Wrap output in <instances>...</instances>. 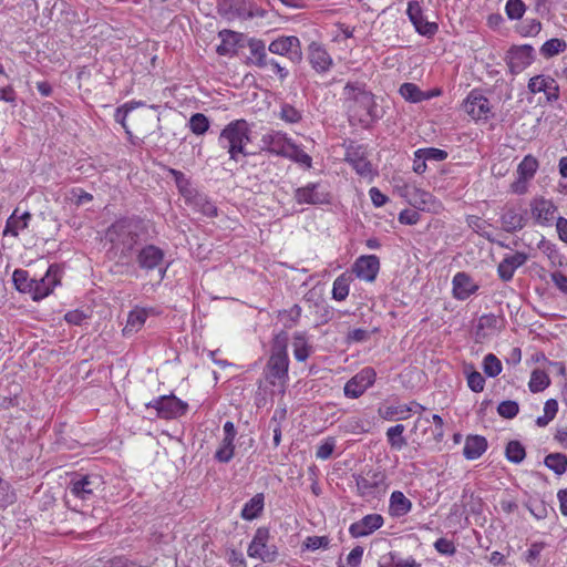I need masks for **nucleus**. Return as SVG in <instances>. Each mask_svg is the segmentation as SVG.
I'll return each instance as SVG.
<instances>
[{
	"instance_id": "nucleus-1",
	"label": "nucleus",
	"mask_w": 567,
	"mask_h": 567,
	"mask_svg": "<svg viewBox=\"0 0 567 567\" xmlns=\"http://www.w3.org/2000/svg\"><path fill=\"white\" fill-rule=\"evenodd\" d=\"M289 358L287 352V338L285 334L276 336L270 357L264 369V379L259 380L257 400L265 401L268 395H284L289 380Z\"/></svg>"
},
{
	"instance_id": "nucleus-2",
	"label": "nucleus",
	"mask_w": 567,
	"mask_h": 567,
	"mask_svg": "<svg viewBox=\"0 0 567 567\" xmlns=\"http://www.w3.org/2000/svg\"><path fill=\"white\" fill-rule=\"evenodd\" d=\"M250 135L251 127L246 120H234L221 130L218 144L227 151L231 161L238 162L249 155L247 145L251 141Z\"/></svg>"
},
{
	"instance_id": "nucleus-3",
	"label": "nucleus",
	"mask_w": 567,
	"mask_h": 567,
	"mask_svg": "<svg viewBox=\"0 0 567 567\" xmlns=\"http://www.w3.org/2000/svg\"><path fill=\"white\" fill-rule=\"evenodd\" d=\"M145 231L142 219L135 217L121 218L106 230L105 238L114 248L130 252Z\"/></svg>"
},
{
	"instance_id": "nucleus-4",
	"label": "nucleus",
	"mask_w": 567,
	"mask_h": 567,
	"mask_svg": "<svg viewBox=\"0 0 567 567\" xmlns=\"http://www.w3.org/2000/svg\"><path fill=\"white\" fill-rule=\"evenodd\" d=\"M343 95L352 103L349 110L359 122L369 123L377 117L373 95L364 89L363 84L348 82L343 89Z\"/></svg>"
},
{
	"instance_id": "nucleus-5",
	"label": "nucleus",
	"mask_w": 567,
	"mask_h": 567,
	"mask_svg": "<svg viewBox=\"0 0 567 567\" xmlns=\"http://www.w3.org/2000/svg\"><path fill=\"white\" fill-rule=\"evenodd\" d=\"M539 167L538 159L532 155H525L517 165L516 179L511 184V192L516 195H524L528 192L529 183L535 177Z\"/></svg>"
},
{
	"instance_id": "nucleus-6",
	"label": "nucleus",
	"mask_w": 567,
	"mask_h": 567,
	"mask_svg": "<svg viewBox=\"0 0 567 567\" xmlns=\"http://www.w3.org/2000/svg\"><path fill=\"white\" fill-rule=\"evenodd\" d=\"M102 484L99 475H78L71 480L68 491L76 499L91 502Z\"/></svg>"
},
{
	"instance_id": "nucleus-7",
	"label": "nucleus",
	"mask_w": 567,
	"mask_h": 567,
	"mask_svg": "<svg viewBox=\"0 0 567 567\" xmlns=\"http://www.w3.org/2000/svg\"><path fill=\"white\" fill-rule=\"evenodd\" d=\"M146 406L154 409L158 417L173 420L184 415L188 404L175 395H162L151 401Z\"/></svg>"
},
{
	"instance_id": "nucleus-8",
	"label": "nucleus",
	"mask_w": 567,
	"mask_h": 567,
	"mask_svg": "<svg viewBox=\"0 0 567 567\" xmlns=\"http://www.w3.org/2000/svg\"><path fill=\"white\" fill-rule=\"evenodd\" d=\"M357 492L363 498H374L385 488V475L381 471H368L355 477Z\"/></svg>"
},
{
	"instance_id": "nucleus-9",
	"label": "nucleus",
	"mask_w": 567,
	"mask_h": 567,
	"mask_svg": "<svg viewBox=\"0 0 567 567\" xmlns=\"http://www.w3.org/2000/svg\"><path fill=\"white\" fill-rule=\"evenodd\" d=\"M295 199L299 205H322L330 203L331 196L327 185L317 182L297 188Z\"/></svg>"
},
{
	"instance_id": "nucleus-10",
	"label": "nucleus",
	"mask_w": 567,
	"mask_h": 567,
	"mask_svg": "<svg viewBox=\"0 0 567 567\" xmlns=\"http://www.w3.org/2000/svg\"><path fill=\"white\" fill-rule=\"evenodd\" d=\"M465 113L474 121H488L492 116V107L487 97L480 91L473 90L463 103Z\"/></svg>"
},
{
	"instance_id": "nucleus-11",
	"label": "nucleus",
	"mask_w": 567,
	"mask_h": 567,
	"mask_svg": "<svg viewBox=\"0 0 567 567\" xmlns=\"http://www.w3.org/2000/svg\"><path fill=\"white\" fill-rule=\"evenodd\" d=\"M535 60L534 48L529 44L513 45L506 54V63L512 74H519Z\"/></svg>"
},
{
	"instance_id": "nucleus-12",
	"label": "nucleus",
	"mask_w": 567,
	"mask_h": 567,
	"mask_svg": "<svg viewBox=\"0 0 567 567\" xmlns=\"http://www.w3.org/2000/svg\"><path fill=\"white\" fill-rule=\"evenodd\" d=\"M375 378L377 372L373 368H363L344 384V395L349 399L360 398L369 388L374 384Z\"/></svg>"
},
{
	"instance_id": "nucleus-13",
	"label": "nucleus",
	"mask_w": 567,
	"mask_h": 567,
	"mask_svg": "<svg viewBox=\"0 0 567 567\" xmlns=\"http://www.w3.org/2000/svg\"><path fill=\"white\" fill-rule=\"evenodd\" d=\"M60 268L56 265H50L45 275L40 279H33L31 288V298L39 301L48 297L56 286L60 285Z\"/></svg>"
},
{
	"instance_id": "nucleus-14",
	"label": "nucleus",
	"mask_w": 567,
	"mask_h": 567,
	"mask_svg": "<svg viewBox=\"0 0 567 567\" xmlns=\"http://www.w3.org/2000/svg\"><path fill=\"white\" fill-rule=\"evenodd\" d=\"M164 257L163 249L155 245H146L137 254V264L147 271L158 269L159 278L163 279L167 271V266L163 267Z\"/></svg>"
},
{
	"instance_id": "nucleus-15",
	"label": "nucleus",
	"mask_w": 567,
	"mask_h": 567,
	"mask_svg": "<svg viewBox=\"0 0 567 567\" xmlns=\"http://www.w3.org/2000/svg\"><path fill=\"white\" fill-rule=\"evenodd\" d=\"M406 14L419 34L431 38L439 31L437 23L430 22L424 18L423 9L417 0L408 2Z\"/></svg>"
},
{
	"instance_id": "nucleus-16",
	"label": "nucleus",
	"mask_w": 567,
	"mask_h": 567,
	"mask_svg": "<svg viewBox=\"0 0 567 567\" xmlns=\"http://www.w3.org/2000/svg\"><path fill=\"white\" fill-rule=\"evenodd\" d=\"M346 161L361 177H373L372 165L368 161L365 155V148L362 145L351 143L346 151Z\"/></svg>"
},
{
	"instance_id": "nucleus-17",
	"label": "nucleus",
	"mask_w": 567,
	"mask_h": 567,
	"mask_svg": "<svg viewBox=\"0 0 567 567\" xmlns=\"http://www.w3.org/2000/svg\"><path fill=\"white\" fill-rule=\"evenodd\" d=\"M532 217L540 226H551L556 218L557 207L553 200L544 197H535L530 202Z\"/></svg>"
},
{
	"instance_id": "nucleus-18",
	"label": "nucleus",
	"mask_w": 567,
	"mask_h": 567,
	"mask_svg": "<svg viewBox=\"0 0 567 567\" xmlns=\"http://www.w3.org/2000/svg\"><path fill=\"white\" fill-rule=\"evenodd\" d=\"M287 133L281 131H271L265 133L260 138V150L262 152L284 157L291 143Z\"/></svg>"
},
{
	"instance_id": "nucleus-19",
	"label": "nucleus",
	"mask_w": 567,
	"mask_h": 567,
	"mask_svg": "<svg viewBox=\"0 0 567 567\" xmlns=\"http://www.w3.org/2000/svg\"><path fill=\"white\" fill-rule=\"evenodd\" d=\"M380 271V259L375 255H362L352 265V274L367 282H373Z\"/></svg>"
},
{
	"instance_id": "nucleus-20",
	"label": "nucleus",
	"mask_w": 567,
	"mask_h": 567,
	"mask_svg": "<svg viewBox=\"0 0 567 567\" xmlns=\"http://www.w3.org/2000/svg\"><path fill=\"white\" fill-rule=\"evenodd\" d=\"M268 50L274 54L287 56L293 62L300 61L302 56L300 41L293 35L280 37L274 40Z\"/></svg>"
},
{
	"instance_id": "nucleus-21",
	"label": "nucleus",
	"mask_w": 567,
	"mask_h": 567,
	"mask_svg": "<svg viewBox=\"0 0 567 567\" xmlns=\"http://www.w3.org/2000/svg\"><path fill=\"white\" fill-rule=\"evenodd\" d=\"M269 539V532L266 528H258L250 542L247 554L250 558H258L264 561H272L275 558V551L271 550L267 543Z\"/></svg>"
},
{
	"instance_id": "nucleus-22",
	"label": "nucleus",
	"mask_w": 567,
	"mask_h": 567,
	"mask_svg": "<svg viewBox=\"0 0 567 567\" xmlns=\"http://www.w3.org/2000/svg\"><path fill=\"white\" fill-rule=\"evenodd\" d=\"M527 87L533 94L544 93L548 102H555L559 97L558 84L550 75L539 74L530 78Z\"/></svg>"
},
{
	"instance_id": "nucleus-23",
	"label": "nucleus",
	"mask_w": 567,
	"mask_h": 567,
	"mask_svg": "<svg viewBox=\"0 0 567 567\" xmlns=\"http://www.w3.org/2000/svg\"><path fill=\"white\" fill-rule=\"evenodd\" d=\"M383 524L384 518L381 514H368L349 526V534L353 538L367 537L381 528Z\"/></svg>"
},
{
	"instance_id": "nucleus-24",
	"label": "nucleus",
	"mask_w": 567,
	"mask_h": 567,
	"mask_svg": "<svg viewBox=\"0 0 567 567\" xmlns=\"http://www.w3.org/2000/svg\"><path fill=\"white\" fill-rule=\"evenodd\" d=\"M502 228L507 233L520 230L526 225L525 210L516 205L505 206L499 217Z\"/></svg>"
},
{
	"instance_id": "nucleus-25",
	"label": "nucleus",
	"mask_w": 567,
	"mask_h": 567,
	"mask_svg": "<svg viewBox=\"0 0 567 567\" xmlns=\"http://www.w3.org/2000/svg\"><path fill=\"white\" fill-rule=\"evenodd\" d=\"M528 260V255L523 251H516L512 255H505L498 264L497 275L504 282L513 279L515 271Z\"/></svg>"
},
{
	"instance_id": "nucleus-26",
	"label": "nucleus",
	"mask_w": 567,
	"mask_h": 567,
	"mask_svg": "<svg viewBox=\"0 0 567 567\" xmlns=\"http://www.w3.org/2000/svg\"><path fill=\"white\" fill-rule=\"evenodd\" d=\"M308 51L309 62L316 72L327 73L331 69L333 60L322 44L318 42H311L309 44Z\"/></svg>"
},
{
	"instance_id": "nucleus-27",
	"label": "nucleus",
	"mask_w": 567,
	"mask_h": 567,
	"mask_svg": "<svg viewBox=\"0 0 567 567\" xmlns=\"http://www.w3.org/2000/svg\"><path fill=\"white\" fill-rule=\"evenodd\" d=\"M158 312L155 308L148 307H134L127 316L126 324L123 329V334H132L138 332L146 320L151 316H156Z\"/></svg>"
},
{
	"instance_id": "nucleus-28",
	"label": "nucleus",
	"mask_w": 567,
	"mask_h": 567,
	"mask_svg": "<svg viewBox=\"0 0 567 567\" xmlns=\"http://www.w3.org/2000/svg\"><path fill=\"white\" fill-rule=\"evenodd\" d=\"M291 348L293 358L298 362H305L313 353L315 348L310 336L306 331H296L291 337Z\"/></svg>"
},
{
	"instance_id": "nucleus-29",
	"label": "nucleus",
	"mask_w": 567,
	"mask_h": 567,
	"mask_svg": "<svg viewBox=\"0 0 567 567\" xmlns=\"http://www.w3.org/2000/svg\"><path fill=\"white\" fill-rule=\"evenodd\" d=\"M220 43L217 45V53L223 56H231L237 53V48L240 45V41L244 35L239 32L231 30H221L218 33Z\"/></svg>"
},
{
	"instance_id": "nucleus-30",
	"label": "nucleus",
	"mask_w": 567,
	"mask_h": 567,
	"mask_svg": "<svg viewBox=\"0 0 567 567\" xmlns=\"http://www.w3.org/2000/svg\"><path fill=\"white\" fill-rule=\"evenodd\" d=\"M415 409L424 410V406L416 402H412L410 405L401 404L396 406H385L379 409V415L385 421H394V420H406L410 416L411 412H416Z\"/></svg>"
},
{
	"instance_id": "nucleus-31",
	"label": "nucleus",
	"mask_w": 567,
	"mask_h": 567,
	"mask_svg": "<svg viewBox=\"0 0 567 567\" xmlns=\"http://www.w3.org/2000/svg\"><path fill=\"white\" fill-rule=\"evenodd\" d=\"M478 289L477 285L465 272H457L453 278V295L458 300L470 298Z\"/></svg>"
},
{
	"instance_id": "nucleus-32",
	"label": "nucleus",
	"mask_w": 567,
	"mask_h": 567,
	"mask_svg": "<svg viewBox=\"0 0 567 567\" xmlns=\"http://www.w3.org/2000/svg\"><path fill=\"white\" fill-rule=\"evenodd\" d=\"M30 220L31 214L29 212L19 214V208H16L6 221L3 236L17 237L20 231L28 228Z\"/></svg>"
},
{
	"instance_id": "nucleus-33",
	"label": "nucleus",
	"mask_w": 567,
	"mask_h": 567,
	"mask_svg": "<svg viewBox=\"0 0 567 567\" xmlns=\"http://www.w3.org/2000/svg\"><path fill=\"white\" fill-rule=\"evenodd\" d=\"M505 327L504 317L494 313H486L480 317L477 322V333L482 337L498 333Z\"/></svg>"
},
{
	"instance_id": "nucleus-34",
	"label": "nucleus",
	"mask_w": 567,
	"mask_h": 567,
	"mask_svg": "<svg viewBox=\"0 0 567 567\" xmlns=\"http://www.w3.org/2000/svg\"><path fill=\"white\" fill-rule=\"evenodd\" d=\"M185 203L190 206L194 210L203 214L207 217H215L217 215V207L208 199L204 194L195 190L189 197L185 199Z\"/></svg>"
},
{
	"instance_id": "nucleus-35",
	"label": "nucleus",
	"mask_w": 567,
	"mask_h": 567,
	"mask_svg": "<svg viewBox=\"0 0 567 567\" xmlns=\"http://www.w3.org/2000/svg\"><path fill=\"white\" fill-rule=\"evenodd\" d=\"M412 509V502L401 492L393 491L389 499V515L391 517H402Z\"/></svg>"
},
{
	"instance_id": "nucleus-36",
	"label": "nucleus",
	"mask_w": 567,
	"mask_h": 567,
	"mask_svg": "<svg viewBox=\"0 0 567 567\" xmlns=\"http://www.w3.org/2000/svg\"><path fill=\"white\" fill-rule=\"evenodd\" d=\"M487 450V441L482 435H468L463 447V455L466 460H477Z\"/></svg>"
},
{
	"instance_id": "nucleus-37",
	"label": "nucleus",
	"mask_w": 567,
	"mask_h": 567,
	"mask_svg": "<svg viewBox=\"0 0 567 567\" xmlns=\"http://www.w3.org/2000/svg\"><path fill=\"white\" fill-rule=\"evenodd\" d=\"M250 55L248 58L249 63L258 68H268V56L266 52V44L262 40L250 38L247 42Z\"/></svg>"
},
{
	"instance_id": "nucleus-38",
	"label": "nucleus",
	"mask_w": 567,
	"mask_h": 567,
	"mask_svg": "<svg viewBox=\"0 0 567 567\" xmlns=\"http://www.w3.org/2000/svg\"><path fill=\"white\" fill-rule=\"evenodd\" d=\"M352 282L351 274L343 272L339 275L332 285V298L337 301H343L349 296L350 285Z\"/></svg>"
},
{
	"instance_id": "nucleus-39",
	"label": "nucleus",
	"mask_w": 567,
	"mask_h": 567,
	"mask_svg": "<svg viewBox=\"0 0 567 567\" xmlns=\"http://www.w3.org/2000/svg\"><path fill=\"white\" fill-rule=\"evenodd\" d=\"M379 567H421L413 557L402 558L395 553H389L381 557Z\"/></svg>"
},
{
	"instance_id": "nucleus-40",
	"label": "nucleus",
	"mask_w": 567,
	"mask_h": 567,
	"mask_svg": "<svg viewBox=\"0 0 567 567\" xmlns=\"http://www.w3.org/2000/svg\"><path fill=\"white\" fill-rule=\"evenodd\" d=\"M265 505V497L262 494H256L251 497L241 509V517L246 520H252L259 516Z\"/></svg>"
},
{
	"instance_id": "nucleus-41",
	"label": "nucleus",
	"mask_w": 567,
	"mask_h": 567,
	"mask_svg": "<svg viewBox=\"0 0 567 567\" xmlns=\"http://www.w3.org/2000/svg\"><path fill=\"white\" fill-rule=\"evenodd\" d=\"M399 92L405 101L411 103H419L431 99L430 94H425V92L421 91L416 84L411 82L403 83L400 86Z\"/></svg>"
},
{
	"instance_id": "nucleus-42",
	"label": "nucleus",
	"mask_w": 567,
	"mask_h": 567,
	"mask_svg": "<svg viewBox=\"0 0 567 567\" xmlns=\"http://www.w3.org/2000/svg\"><path fill=\"white\" fill-rule=\"evenodd\" d=\"M286 158H289L293 161L295 163L299 164L300 166L305 168H311L312 166V158L310 155H308L301 146L297 145L293 141H291L287 153L285 154Z\"/></svg>"
},
{
	"instance_id": "nucleus-43",
	"label": "nucleus",
	"mask_w": 567,
	"mask_h": 567,
	"mask_svg": "<svg viewBox=\"0 0 567 567\" xmlns=\"http://www.w3.org/2000/svg\"><path fill=\"white\" fill-rule=\"evenodd\" d=\"M463 372L466 377L467 386L475 393H480L485 388L484 377L474 369L473 364H465Z\"/></svg>"
},
{
	"instance_id": "nucleus-44",
	"label": "nucleus",
	"mask_w": 567,
	"mask_h": 567,
	"mask_svg": "<svg viewBox=\"0 0 567 567\" xmlns=\"http://www.w3.org/2000/svg\"><path fill=\"white\" fill-rule=\"evenodd\" d=\"M405 426L403 424H396L386 430V440L391 449L401 451L406 445V440L403 436Z\"/></svg>"
},
{
	"instance_id": "nucleus-45",
	"label": "nucleus",
	"mask_w": 567,
	"mask_h": 567,
	"mask_svg": "<svg viewBox=\"0 0 567 567\" xmlns=\"http://www.w3.org/2000/svg\"><path fill=\"white\" fill-rule=\"evenodd\" d=\"M544 464L556 475H563L567 471V455L563 453H550L545 457Z\"/></svg>"
},
{
	"instance_id": "nucleus-46",
	"label": "nucleus",
	"mask_w": 567,
	"mask_h": 567,
	"mask_svg": "<svg viewBox=\"0 0 567 567\" xmlns=\"http://www.w3.org/2000/svg\"><path fill=\"white\" fill-rule=\"evenodd\" d=\"M303 116V112L300 109L289 104L282 103L280 105V111L278 113V117L287 124H297L301 122Z\"/></svg>"
},
{
	"instance_id": "nucleus-47",
	"label": "nucleus",
	"mask_w": 567,
	"mask_h": 567,
	"mask_svg": "<svg viewBox=\"0 0 567 567\" xmlns=\"http://www.w3.org/2000/svg\"><path fill=\"white\" fill-rule=\"evenodd\" d=\"M550 384V379L544 370L536 369L532 372L528 388L530 392L538 393L544 391Z\"/></svg>"
},
{
	"instance_id": "nucleus-48",
	"label": "nucleus",
	"mask_w": 567,
	"mask_h": 567,
	"mask_svg": "<svg viewBox=\"0 0 567 567\" xmlns=\"http://www.w3.org/2000/svg\"><path fill=\"white\" fill-rule=\"evenodd\" d=\"M144 106V102L142 101H130L118 106L115 111L114 118L117 123L122 125V127L130 133L128 127L126 125V118L128 114L137 107Z\"/></svg>"
},
{
	"instance_id": "nucleus-49",
	"label": "nucleus",
	"mask_w": 567,
	"mask_h": 567,
	"mask_svg": "<svg viewBox=\"0 0 567 567\" xmlns=\"http://www.w3.org/2000/svg\"><path fill=\"white\" fill-rule=\"evenodd\" d=\"M12 281L16 289L22 293H31L33 279L29 277V272L23 269H16L12 274Z\"/></svg>"
},
{
	"instance_id": "nucleus-50",
	"label": "nucleus",
	"mask_w": 567,
	"mask_h": 567,
	"mask_svg": "<svg viewBox=\"0 0 567 567\" xmlns=\"http://www.w3.org/2000/svg\"><path fill=\"white\" fill-rule=\"evenodd\" d=\"M567 48V43L563 39L553 38L547 40L540 48V54L544 58H553L561 52H564Z\"/></svg>"
},
{
	"instance_id": "nucleus-51",
	"label": "nucleus",
	"mask_w": 567,
	"mask_h": 567,
	"mask_svg": "<svg viewBox=\"0 0 567 567\" xmlns=\"http://www.w3.org/2000/svg\"><path fill=\"white\" fill-rule=\"evenodd\" d=\"M558 412V402L555 399H549L544 404V414L536 419V424L539 427H545L555 417Z\"/></svg>"
},
{
	"instance_id": "nucleus-52",
	"label": "nucleus",
	"mask_w": 567,
	"mask_h": 567,
	"mask_svg": "<svg viewBox=\"0 0 567 567\" xmlns=\"http://www.w3.org/2000/svg\"><path fill=\"white\" fill-rule=\"evenodd\" d=\"M506 458L514 464H519L526 456L525 447L518 441H511L505 450Z\"/></svg>"
},
{
	"instance_id": "nucleus-53",
	"label": "nucleus",
	"mask_w": 567,
	"mask_h": 567,
	"mask_svg": "<svg viewBox=\"0 0 567 567\" xmlns=\"http://www.w3.org/2000/svg\"><path fill=\"white\" fill-rule=\"evenodd\" d=\"M235 440L224 439L215 453V458L220 463H228L235 454Z\"/></svg>"
},
{
	"instance_id": "nucleus-54",
	"label": "nucleus",
	"mask_w": 567,
	"mask_h": 567,
	"mask_svg": "<svg viewBox=\"0 0 567 567\" xmlns=\"http://www.w3.org/2000/svg\"><path fill=\"white\" fill-rule=\"evenodd\" d=\"M503 365L501 360L493 353H488L483 359V371L489 378H496L501 374Z\"/></svg>"
},
{
	"instance_id": "nucleus-55",
	"label": "nucleus",
	"mask_w": 567,
	"mask_h": 567,
	"mask_svg": "<svg viewBox=\"0 0 567 567\" xmlns=\"http://www.w3.org/2000/svg\"><path fill=\"white\" fill-rule=\"evenodd\" d=\"M171 174L173 175L176 186L178 188L179 194L183 196L184 199L189 197L196 189L192 187V184L186 176L176 169H171Z\"/></svg>"
},
{
	"instance_id": "nucleus-56",
	"label": "nucleus",
	"mask_w": 567,
	"mask_h": 567,
	"mask_svg": "<svg viewBox=\"0 0 567 567\" xmlns=\"http://www.w3.org/2000/svg\"><path fill=\"white\" fill-rule=\"evenodd\" d=\"M188 125L194 134L203 135L209 128V121L206 115L202 113H195L190 116Z\"/></svg>"
},
{
	"instance_id": "nucleus-57",
	"label": "nucleus",
	"mask_w": 567,
	"mask_h": 567,
	"mask_svg": "<svg viewBox=\"0 0 567 567\" xmlns=\"http://www.w3.org/2000/svg\"><path fill=\"white\" fill-rule=\"evenodd\" d=\"M344 429L353 434L367 433L371 429V423L362 417L353 416L347 421Z\"/></svg>"
},
{
	"instance_id": "nucleus-58",
	"label": "nucleus",
	"mask_w": 567,
	"mask_h": 567,
	"mask_svg": "<svg viewBox=\"0 0 567 567\" xmlns=\"http://www.w3.org/2000/svg\"><path fill=\"white\" fill-rule=\"evenodd\" d=\"M505 11L511 20H518L524 16L526 6L523 0H507Z\"/></svg>"
},
{
	"instance_id": "nucleus-59",
	"label": "nucleus",
	"mask_w": 567,
	"mask_h": 567,
	"mask_svg": "<svg viewBox=\"0 0 567 567\" xmlns=\"http://www.w3.org/2000/svg\"><path fill=\"white\" fill-rule=\"evenodd\" d=\"M16 502V493L11 484L0 477V507H6Z\"/></svg>"
},
{
	"instance_id": "nucleus-60",
	"label": "nucleus",
	"mask_w": 567,
	"mask_h": 567,
	"mask_svg": "<svg viewBox=\"0 0 567 567\" xmlns=\"http://www.w3.org/2000/svg\"><path fill=\"white\" fill-rule=\"evenodd\" d=\"M66 199L73 202L76 206H81L85 203L92 202L93 196L80 187H74L66 195Z\"/></svg>"
},
{
	"instance_id": "nucleus-61",
	"label": "nucleus",
	"mask_w": 567,
	"mask_h": 567,
	"mask_svg": "<svg viewBox=\"0 0 567 567\" xmlns=\"http://www.w3.org/2000/svg\"><path fill=\"white\" fill-rule=\"evenodd\" d=\"M519 406L515 401H503L497 406V412L501 416L505 419H513L518 414Z\"/></svg>"
},
{
	"instance_id": "nucleus-62",
	"label": "nucleus",
	"mask_w": 567,
	"mask_h": 567,
	"mask_svg": "<svg viewBox=\"0 0 567 567\" xmlns=\"http://www.w3.org/2000/svg\"><path fill=\"white\" fill-rule=\"evenodd\" d=\"M334 447H336L334 439H332V437L327 439L324 442H322L318 446L317 452H316L317 458L328 460L332 455Z\"/></svg>"
},
{
	"instance_id": "nucleus-63",
	"label": "nucleus",
	"mask_w": 567,
	"mask_h": 567,
	"mask_svg": "<svg viewBox=\"0 0 567 567\" xmlns=\"http://www.w3.org/2000/svg\"><path fill=\"white\" fill-rule=\"evenodd\" d=\"M419 154L424 155L427 161L441 162L447 157V153L435 147L419 148Z\"/></svg>"
},
{
	"instance_id": "nucleus-64",
	"label": "nucleus",
	"mask_w": 567,
	"mask_h": 567,
	"mask_svg": "<svg viewBox=\"0 0 567 567\" xmlns=\"http://www.w3.org/2000/svg\"><path fill=\"white\" fill-rule=\"evenodd\" d=\"M364 549L362 546H355L347 556V567H360Z\"/></svg>"
}]
</instances>
